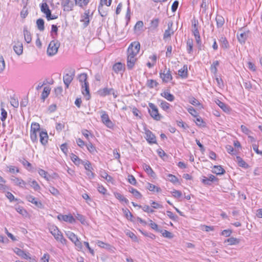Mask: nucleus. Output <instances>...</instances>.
Segmentation results:
<instances>
[{"instance_id": "f257e3e1", "label": "nucleus", "mask_w": 262, "mask_h": 262, "mask_svg": "<svg viewBox=\"0 0 262 262\" xmlns=\"http://www.w3.org/2000/svg\"><path fill=\"white\" fill-rule=\"evenodd\" d=\"M60 42L57 40H53L49 43L47 49V54L49 56L55 55L58 52Z\"/></svg>"}, {"instance_id": "f03ea898", "label": "nucleus", "mask_w": 262, "mask_h": 262, "mask_svg": "<svg viewBox=\"0 0 262 262\" xmlns=\"http://www.w3.org/2000/svg\"><path fill=\"white\" fill-rule=\"evenodd\" d=\"M140 49V43L138 41H134L129 46L127 53L136 56Z\"/></svg>"}, {"instance_id": "7ed1b4c3", "label": "nucleus", "mask_w": 262, "mask_h": 262, "mask_svg": "<svg viewBox=\"0 0 262 262\" xmlns=\"http://www.w3.org/2000/svg\"><path fill=\"white\" fill-rule=\"evenodd\" d=\"M75 70L73 69H71L68 73L63 75V80L66 88L68 89L69 88V85L75 76Z\"/></svg>"}, {"instance_id": "20e7f679", "label": "nucleus", "mask_w": 262, "mask_h": 262, "mask_svg": "<svg viewBox=\"0 0 262 262\" xmlns=\"http://www.w3.org/2000/svg\"><path fill=\"white\" fill-rule=\"evenodd\" d=\"M98 94L101 97H105L107 95L112 94L115 98L118 96L117 92L113 88H104L98 91Z\"/></svg>"}, {"instance_id": "39448f33", "label": "nucleus", "mask_w": 262, "mask_h": 262, "mask_svg": "<svg viewBox=\"0 0 262 262\" xmlns=\"http://www.w3.org/2000/svg\"><path fill=\"white\" fill-rule=\"evenodd\" d=\"M149 107L148 112L151 117L156 120H160L161 116L159 113L157 106L154 104L149 103Z\"/></svg>"}, {"instance_id": "423d86ee", "label": "nucleus", "mask_w": 262, "mask_h": 262, "mask_svg": "<svg viewBox=\"0 0 262 262\" xmlns=\"http://www.w3.org/2000/svg\"><path fill=\"white\" fill-rule=\"evenodd\" d=\"M66 235L73 243H74L75 246H76L78 249L81 250L82 249V245L81 242L79 241L77 236L73 232L68 231L66 232Z\"/></svg>"}, {"instance_id": "0eeeda50", "label": "nucleus", "mask_w": 262, "mask_h": 262, "mask_svg": "<svg viewBox=\"0 0 262 262\" xmlns=\"http://www.w3.org/2000/svg\"><path fill=\"white\" fill-rule=\"evenodd\" d=\"M160 77L162 79L163 82L167 83L172 79V76L171 74L170 69H167L165 68L163 72L160 73Z\"/></svg>"}, {"instance_id": "6e6552de", "label": "nucleus", "mask_w": 262, "mask_h": 262, "mask_svg": "<svg viewBox=\"0 0 262 262\" xmlns=\"http://www.w3.org/2000/svg\"><path fill=\"white\" fill-rule=\"evenodd\" d=\"M101 119L102 122L108 128H112L113 126V123L110 119L108 114L104 111H101Z\"/></svg>"}, {"instance_id": "1a4fd4ad", "label": "nucleus", "mask_w": 262, "mask_h": 262, "mask_svg": "<svg viewBox=\"0 0 262 262\" xmlns=\"http://www.w3.org/2000/svg\"><path fill=\"white\" fill-rule=\"evenodd\" d=\"M61 5L64 11L69 12L73 10L75 4L71 0H61Z\"/></svg>"}, {"instance_id": "9d476101", "label": "nucleus", "mask_w": 262, "mask_h": 262, "mask_svg": "<svg viewBox=\"0 0 262 262\" xmlns=\"http://www.w3.org/2000/svg\"><path fill=\"white\" fill-rule=\"evenodd\" d=\"M26 199L28 201L35 205L37 207L39 208H42V204L41 202L33 196L31 195H27L26 196Z\"/></svg>"}, {"instance_id": "9b49d317", "label": "nucleus", "mask_w": 262, "mask_h": 262, "mask_svg": "<svg viewBox=\"0 0 262 262\" xmlns=\"http://www.w3.org/2000/svg\"><path fill=\"white\" fill-rule=\"evenodd\" d=\"M57 219L60 221L63 220L65 222H69L70 223H74L76 222L75 219H74V217L71 214H59L57 216Z\"/></svg>"}, {"instance_id": "f8f14e48", "label": "nucleus", "mask_w": 262, "mask_h": 262, "mask_svg": "<svg viewBox=\"0 0 262 262\" xmlns=\"http://www.w3.org/2000/svg\"><path fill=\"white\" fill-rule=\"evenodd\" d=\"M135 57V56L128 54L127 58V67L128 69L131 70L134 67L135 63L137 60V58Z\"/></svg>"}, {"instance_id": "ddd939ff", "label": "nucleus", "mask_w": 262, "mask_h": 262, "mask_svg": "<svg viewBox=\"0 0 262 262\" xmlns=\"http://www.w3.org/2000/svg\"><path fill=\"white\" fill-rule=\"evenodd\" d=\"M144 138L149 144L157 143L156 137L152 132H145Z\"/></svg>"}, {"instance_id": "4468645a", "label": "nucleus", "mask_w": 262, "mask_h": 262, "mask_svg": "<svg viewBox=\"0 0 262 262\" xmlns=\"http://www.w3.org/2000/svg\"><path fill=\"white\" fill-rule=\"evenodd\" d=\"M249 32V31L241 32L240 33L239 32H237V37L241 44H244L245 43L248 38Z\"/></svg>"}, {"instance_id": "2eb2a0df", "label": "nucleus", "mask_w": 262, "mask_h": 262, "mask_svg": "<svg viewBox=\"0 0 262 262\" xmlns=\"http://www.w3.org/2000/svg\"><path fill=\"white\" fill-rule=\"evenodd\" d=\"M82 93L85 97L86 99L89 100L91 98V95L90 93L89 84L86 83L82 84Z\"/></svg>"}, {"instance_id": "dca6fc26", "label": "nucleus", "mask_w": 262, "mask_h": 262, "mask_svg": "<svg viewBox=\"0 0 262 262\" xmlns=\"http://www.w3.org/2000/svg\"><path fill=\"white\" fill-rule=\"evenodd\" d=\"M89 10H86L84 13V14L81 16V18L80 21L83 22V28L86 27L89 23H90V19H89Z\"/></svg>"}, {"instance_id": "f3484780", "label": "nucleus", "mask_w": 262, "mask_h": 262, "mask_svg": "<svg viewBox=\"0 0 262 262\" xmlns=\"http://www.w3.org/2000/svg\"><path fill=\"white\" fill-rule=\"evenodd\" d=\"M51 233L54 236L56 240L59 239L60 236L62 235L56 226H52L50 228Z\"/></svg>"}, {"instance_id": "a211bd4d", "label": "nucleus", "mask_w": 262, "mask_h": 262, "mask_svg": "<svg viewBox=\"0 0 262 262\" xmlns=\"http://www.w3.org/2000/svg\"><path fill=\"white\" fill-rule=\"evenodd\" d=\"M13 50L17 55H21L23 52V43L19 41L15 42L13 46Z\"/></svg>"}, {"instance_id": "6ab92c4d", "label": "nucleus", "mask_w": 262, "mask_h": 262, "mask_svg": "<svg viewBox=\"0 0 262 262\" xmlns=\"http://www.w3.org/2000/svg\"><path fill=\"white\" fill-rule=\"evenodd\" d=\"M40 137V142L42 145H46L49 139L48 132H38Z\"/></svg>"}, {"instance_id": "aec40b11", "label": "nucleus", "mask_w": 262, "mask_h": 262, "mask_svg": "<svg viewBox=\"0 0 262 262\" xmlns=\"http://www.w3.org/2000/svg\"><path fill=\"white\" fill-rule=\"evenodd\" d=\"M11 180L15 185L21 187H24L26 184V183L24 180L14 176H12Z\"/></svg>"}, {"instance_id": "412c9836", "label": "nucleus", "mask_w": 262, "mask_h": 262, "mask_svg": "<svg viewBox=\"0 0 262 262\" xmlns=\"http://www.w3.org/2000/svg\"><path fill=\"white\" fill-rule=\"evenodd\" d=\"M23 32L25 41L28 43L31 42L32 40L31 35L27 26L24 27Z\"/></svg>"}, {"instance_id": "4be33fe9", "label": "nucleus", "mask_w": 262, "mask_h": 262, "mask_svg": "<svg viewBox=\"0 0 262 262\" xmlns=\"http://www.w3.org/2000/svg\"><path fill=\"white\" fill-rule=\"evenodd\" d=\"M216 103L218 105V106L223 110V111L226 113L230 112L231 108L230 107L226 104L222 102L220 100H217L216 101Z\"/></svg>"}, {"instance_id": "5701e85b", "label": "nucleus", "mask_w": 262, "mask_h": 262, "mask_svg": "<svg viewBox=\"0 0 262 262\" xmlns=\"http://www.w3.org/2000/svg\"><path fill=\"white\" fill-rule=\"evenodd\" d=\"M178 75L183 78H186L188 77V69L187 65H184L183 68L178 71Z\"/></svg>"}, {"instance_id": "b1692460", "label": "nucleus", "mask_w": 262, "mask_h": 262, "mask_svg": "<svg viewBox=\"0 0 262 262\" xmlns=\"http://www.w3.org/2000/svg\"><path fill=\"white\" fill-rule=\"evenodd\" d=\"M212 172L217 175H221L224 174L226 171L221 165H215Z\"/></svg>"}, {"instance_id": "393cba45", "label": "nucleus", "mask_w": 262, "mask_h": 262, "mask_svg": "<svg viewBox=\"0 0 262 262\" xmlns=\"http://www.w3.org/2000/svg\"><path fill=\"white\" fill-rule=\"evenodd\" d=\"M161 95L169 101H173L174 99V96L170 94L168 90L164 91Z\"/></svg>"}, {"instance_id": "a878e982", "label": "nucleus", "mask_w": 262, "mask_h": 262, "mask_svg": "<svg viewBox=\"0 0 262 262\" xmlns=\"http://www.w3.org/2000/svg\"><path fill=\"white\" fill-rule=\"evenodd\" d=\"M71 159L74 163L76 165H79L83 163V161L81 160L78 156L72 153L70 155Z\"/></svg>"}, {"instance_id": "bb28decb", "label": "nucleus", "mask_w": 262, "mask_h": 262, "mask_svg": "<svg viewBox=\"0 0 262 262\" xmlns=\"http://www.w3.org/2000/svg\"><path fill=\"white\" fill-rule=\"evenodd\" d=\"M41 11L47 16H49L51 13V11L49 9L48 4L46 3H42L40 6Z\"/></svg>"}, {"instance_id": "cd10ccee", "label": "nucleus", "mask_w": 262, "mask_h": 262, "mask_svg": "<svg viewBox=\"0 0 262 262\" xmlns=\"http://www.w3.org/2000/svg\"><path fill=\"white\" fill-rule=\"evenodd\" d=\"M143 168L146 172L151 177L155 178L156 176L155 172L152 170L149 165L144 164Z\"/></svg>"}, {"instance_id": "c85d7f7f", "label": "nucleus", "mask_w": 262, "mask_h": 262, "mask_svg": "<svg viewBox=\"0 0 262 262\" xmlns=\"http://www.w3.org/2000/svg\"><path fill=\"white\" fill-rule=\"evenodd\" d=\"M215 20L216 22V26L218 28H221L225 23V19L224 17L220 15H216Z\"/></svg>"}, {"instance_id": "c756f323", "label": "nucleus", "mask_w": 262, "mask_h": 262, "mask_svg": "<svg viewBox=\"0 0 262 262\" xmlns=\"http://www.w3.org/2000/svg\"><path fill=\"white\" fill-rule=\"evenodd\" d=\"M219 41L221 43V46L222 48L227 49L229 48V42L225 37H221Z\"/></svg>"}, {"instance_id": "7c9ffc66", "label": "nucleus", "mask_w": 262, "mask_h": 262, "mask_svg": "<svg viewBox=\"0 0 262 262\" xmlns=\"http://www.w3.org/2000/svg\"><path fill=\"white\" fill-rule=\"evenodd\" d=\"M114 195L115 198L120 202H124L125 204H128L129 203L128 200L121 193L119 192H114Z\"/></svg>"}, {"instance_id": "2f4dec72", "label": "nucleus", "mask_w": 262, "mask_h": 262, "mask_svg": "<svg viewBox=\"0 0 262 262\" xmlns=\"http://www.w3.org/2000/svg\"><path fill=\"white\" fill-rule=\"evenodd\" d=\"M236 162L239 166L242 167L244 168H247L249 167L248 164L245 162L243 159L239 156H236Z\"/></svg>"}, {"instance_id": "473e14b6", "label": "nucleus", "mask_w": 262, "mask_h": 262, "mask_svg": "<svg viewBox=\"0 0 262 262\" xmlns=\"http://www.w3.org/2000/svg\"><path fill=\"white\" fill-rule=\"evenodd\" d=\"M187 51L188 53L191 54L193 52V41L192 39H188L186 41Z\"/></svg>"}, {"instance_id": "72a5a7b5", "label": "nucleus", "mask_w": 262, "mask_h": 262, "mask_svg": "<svg viewBox=\"0 0 262 262\" xmlns=\"http://www.w3.org/2000/svg\"><path fill=\"white\" fill-rule=\"evenodd\" d=\"M74 1L75 5H78L82 8L86 6L90 2L89 0H74Z\"/></svg>"}, {"instance_id": "f704fd0d", "label": "nucleus", "mask_w": 262, "mask_h": 262, "mask_svg": "<svg viewBox=\"0 0 262 262\" xmlns=\"http://www.w3.org/2000/svg\"><path fill=\"white\" fill-rule=\"evenodd\" d=\"M239 242V239L233 237H230L225 241V243H228L229 245H237Z\"/></svg>"}, {"instance_id": "c9c22d12", "label": "nucleus", "mask_w": 262, "mask_h": 262, "mask_svg": "<svg viewBox=\"0 0 262 262\" xmlns=\"http://www.w3.org/2000/svg\"><path fill=\"white\" fill-rule=\"evenodd\" d=\"M50 90L51 89L49 86H46L44 88L43 91L41 95V99H42L43 101H44L45 99L48 97Z\"/></svg>"}, {"instance_id": "e433bc0d", "label": "nucleus", "mask_w": 262, "mask_h": 262, "mask_svg": "<svg viewBox=\"0 0 262 262\" xmlns=\"http://www.w3.org/2000/svg\"><path fill=\"white\" fill-rule=\"evenodd\" d=\"M88 75L86 73H82L78 76V79L79 82L81 83V85L82 84L86 83V84H89V82L87 81Z\"/></svg>"}, {"instance_id": "4c0bfd02", "label": "nucleus", "mask_w": 262, "mask_h": 262, "mask_svg": "<svg viewBox=\"0 0 262 262\" xmlns=\"http://www.w3.org/2000/svg\"><path fill=\"white\" fill-rule=\"evenodd\" d=\"M45 21L42 18H39L36 21V25L38 29L40 31L45 30Z\"/></svg>"}, {"instance_id": "58836bf2", "label": "nucleus", "mask_w": 262, "mask_h": 262, "mask_svg": "<svg viewBox=\"0 0 262 262\" xmlns=\"http://www.w3.org/2000/svg\"><path fill=\"white\" fill-rule=\"evenodd\" d=\"M123 65L121 62H117L113 66V70L115 73H118L123 70Z\"/></svg>"}, {"instance_id": "ea45409f", "label": "nucleus", "mask_w": 262, "mask_h": 262, "mask_svg": "<svg viewBox=\"0 0 262 262\" xmlns=\"http://www.w3.org/2000/svg\"><path fill=\"white\" fill-rule=\"evenodd\" d=\"M159 85V83L154 80L148 79L147 81L146 85L150 89H153L157 87Z\"/></svg>"}, {"instance_id": "a19ab883", "label": "nucleus", "mask_w": 262, "mask_h": 262, "mask_svg": "<svg viewBox=\"0 0 262 262\" xmlns=\"http://www.w3.org/2000/svg\"><path fill=\"white\" fill-rule=\"evenodd\" d=\"M147 188L150 191H156L157 192H160L161 190L160 188L150 183H148Z\"/></svg>"}, {"instance_id": "79ce46f5", "label": "nucleus", "mask_w": 262, "mask_h": 262, "mask_svg": "<svg viewBox=\"0 0 262 262\" xmlns=\"http://www.w3.org/2000/svg\"><path fill=\"white\" fill-rule=\"evenodd\" d=\"M20 162L23 164V165L29 171H31L33 168L32 164L29 162L27 160L25 159H23L21 160H20Z\"/></svg>"}, {"instance_id": "37998d69", "label": "nucleus", "mask_w": 262, "mask_h": 262, "mask_svg": "<svg viewBox=\"0 0 262 262\" xmlns=\"http://www.w3.org/2000/svg\"><path fill=\"white\" fill-rule=\"evenodd\" d=\"M28 183L35 191H38L40 189V187L35 180L29 181Z\"/></svg>"}, {"instance_id": "c03bdc74", "label": "nucleus", "mask_w": 262, "mask_h": 262, "mask_svg": "<svg viewBox=\"0 0 262 262\" xmlns=\"http://www.w3.org/2000/svg\"><path fill=\"white\" fill-rule=\"evenodd\" d=\"M174 33V31L172 29H166L163 34V39H166L170 38Z\"/></svg>"}, {"instance_id": "a18cd8bd", "label": "nucleus", "mask_w": 262, "mask_h": 262, "mask_svg": "<svg viewBox=\"0 0 262 262\" xmlns=\"http://www.w3.org/2000/svg\"><path fill=\"white\" fill-rule=\"evenodd\" d=\"M123 213L127 220L133 221V215L128 209H123Z\"/></svg>"}, {"instance_id": "49530a36", "label": "nucleus", "mask_w": 262, "mask_h": 262, "mask_svg": "<svg viewBox=\"0 0 262 262\" xmlns=\"http://www.w3.org/2000/svg\"><path fill=\"white\" fill-rule=\"evenodd\" d=\"M159 19L158 18L153 19L150 24V27L153 29H156L159 25Z\"/></svg>"}, {"instance_id": "de8ad7c7", "label": "nucleus", "mask_w": 262, "mask_h": 262, "mask_svg": "<svg viewBox=\"0 0 262 262\" xmlns=\"http://www.w3.org/2000/svg\"><path fill=\"white\" fill-rule=\"evenodd\" d=\"M30 131H40V125L36 122L32 123Z\"/></svg>"}, {"instance_id": "09e8293b", "label": "nucleus", "mask_w": 262, "mask_h": 262, "mask_svg": "<svg viewBox=\"0 0 262 262\" xmlns=\"http://www.w3.org/2000/svg\"><path fill=\"white\" fill-rule=\"evenodd\" d=\"M195 41H196L199 51L202 50L203 45L202 43V41L201 39L200 35L195 37Z\"/></svg>"}, {"instance_id": "8fccbe9b", "label": "nucleus", "mask_w": 262, "mask_h": 262, "mask_svg": "<svg viewBox=\"0 0 262 262\" xmlns=\"http://www.w3.org/2000/svg\"><path fill=\"white\" fill-rule=\"evenodd\" d=\"M82 164H83L84 165V168H85V170H86V171H88V170L90 171V170H94L92 166L91 163L89 161H83V163H82Z\"/></svg>"}, {"instance_id": "3c124183", "label": "nucleus", "mask_w": 262, "mask_h": 262, "mask_svg": "<svg viewBox=\"0 0 262 262\" xmlns=\"http://www.w3.org/2000/svg\"><path fill=\"white\" fill-rule=\"evenodd\" d=\"M99 13L102 17H105L107 15V11H105L103 9V5H99L98 6Z\"/></svg>"}, {"instance_id": "603ef678", "label": "nucleus", "mask_w": 262, "mask_h": 262, "mask_svg": "<svg viewBox=\"0 0 262 262\" xmlns=\"http://www.w3.org/2000/svg\"><path fill=\"white\" fill-rule=\"evenodd\" d=\"M10 103L15 108H17L19 106V102L18 99L14 97L10 98Z\"/></svg>"}, {"instance_id": "864d4df0", "label": "nucleus", "mask_w": 262, "mask_h": 262, "mask_svg": "<svg viewBox=\"0 0 262 262\" xmlns=\"http://www.w3.org/2000/svg\"><path fill=\"white\" fill-rule=\"evenodd\" d=\"M149 221H150L149 226H150V227L152 229H153L155 230L156 231L159 232H162L163 231V230H160V229H158V226L157 224L153 222L151 220H150Z\"/></svg>"}, {"instance_id": "5fc2aeb1", "label": "nucleus", "mask_w": 262, "mask_h": 262, "mask_svg": "<svg viewBox=\"0 0 262 262\" xmlns=\"http://www.w3.org/2000/svg\"><path fill=\"white\" fill-rule=\"evenodd\" d=\"M49 191L53 195L55 196H57L59 194V191L53 186H50L49 188Z\"/></svg>"}, {"instance_id": "6e6d98bb", "label": "nucleus", "mask_w": 262, "mask_h": 262, "mask_svg": "<svg viewBox=\"0 0 262 262\" xmlns=\"http://www.w3.org/2000/svg\"><path fill=\"white\" fill-rule=\"evenodd\" d=\"M167 177H168V180L174 184L176 183L177 182H178V178L175 176H174L172 174H169L167 176Z\"/></svg>"}, {"instance_id": "4d7b16f0", "label": "nucleus", "mask_w": 262, "mask_h": 262, "mask_svg": "<svg viewBox=\"0 0 262 262\" xmlns=\"http://www.w3.org/2000/svg\"><path fill=\"white\" fill-rule=\"evenodd\" d=\"M28 103V97H24L20 103V106L21 108L25 107L27 106Z\"/></svg>"}, {"instance_id": "13d9d810", "label": "nucleus", "mask_w": 262, "mask_h": 262, "mask_svg": "<svg viewBox=\"0 0 262 262\" xmlns=\"http://www.w3.org/2000/svg\"><path fill=\"white\" fill-rule=\"evenodd\" d=\"M161 233L162 234V235L165 237H167L168 238H171L173 237L172 233L166 230H163V231Z\"/></svg>"}, {"instance_id": "bf43d9fd", "label": "nucleus", "mask_w": 262, "mask_h": 262, "mask_svg": "<svg viewBox=\"0 0 262 262\" xmlns=\"http://www.w3.org/2000/svg\"><path fill=\"white\" fill-rule=\"evenodd\" d=\"M189 102L190 103L194 106L201 105V103H200V102L194 97H191L189 98Z\"/></svg>"}, {"instance_id": "052dcab7", "label": "nucleus", "mask_w": 262, "mask_h": 262, "mask_svg": "<svg viewBox=\"0 0 262 262\" xmlns=\"http://www.w3.org/2000/svg\"><path fill=\"white\" fill-rule=\"evenodd\" d=\"M219 65V61L217 60L213 61L212 64L211 66V70L214 73H216L217 72V68L216 67Z\"/></svg>"}, {"instance_id": "680f3d73", "label": "nucleus", "mask_w": 262, "mask_h": 262, "mask_svg": "<svg viewBox=\"0 0 262 262\" xmlns=\"http://www.w3.org/2000/svg\"><path fill=\"white\" fill-rule=\"evenodd\" d=\"M5 63L3 57L0 56V73H2L5 69Z\"/></svg>"}, {"instance_id": "e2e57ef3", "label": "nucleus", "mask_w": 262, "mask_h": 262, "mask_svg": "<svg viewBox=\"0 0 262 262\" xmlns=\"http://www.w3.org/2000/svg\"><path fill=\"white\" fill-rule=\"evenodd\" d=\"M160 106L164 111H166L169 108L170 104L166 101H162L160 104Z\"/></svg>"}, {"instance_id": "0e129e2a", "label": "nucleus", "mask_w": 262, "mask_h": 262, "mask_svg": "<svg viewBox=\"0 0 262 262\" xmlns=\"http://www.w3.org/2000/svg\"><path fill=\"white\" fill-rule=\"evenodd\" d=\"M128 181L130 184L133 185H135L137 183L136 179L133 175L131 174H129L128 176Z\"/></svg>"}, {"instance_id": "69168bd1", "label": "nucleus", "mask_w": 262, "mask_h": 262, "mask_svg": "<svg viewBox=\"0 0 262 262\" xmlns=\"http://www.w3.org/2000/svg\"><path fill=\"white\" fill-rule=\"evenodd\" d=\"M1 119L2 121H4L7 117V112L5 110L4 108H1Z\"/></svg>"}, {"instance_id": "338daca9", "label": "nucleus", "mask_w": 262, "mask_h": 262, "mask_svg": "<svg viewBox=\"0 0 262 262\" xmlns=\"http://www.w3.org/2000/svg\"><path fill=\"white\" fill-rule=\"evenodd\" d=\"M157 153L160 157L162 158L163 159H164V157H166L167 158V155L165 152V151L162 150L161 148L158 149L157 150Z\"/></svg>"}, {"instance_id": "774afa93", "label": "nucleus", "mask_w": 262, "mask_h": 262, "mask_svg": "<svg viewBox=\"0 0 262 262\" xmlns=\"http://www.w3.org/2000/svg\"><path fill=\"white\" fill-rule=\"evenodd\" d=\"M14 252L19 256L22 257L23 256L24 254L25 253V251L19 248H15L14 250Z\"/></svg>"}]
</instances>
